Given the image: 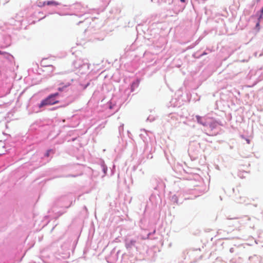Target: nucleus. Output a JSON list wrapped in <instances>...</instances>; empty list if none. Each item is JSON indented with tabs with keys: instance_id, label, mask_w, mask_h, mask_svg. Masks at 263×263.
Masks as SVG:
<instances>
[{
	"instance_id": "nucleus-7",
	"label": "nucleus",
	"mask_w": 263,
	"mask_h": 263,
	"mask_svg": "<svg viewBox=\"0 0 263 263\" xmlns=\"http://www.w3.org/2000/svg\"><path fill=\"white\" fill-rule=\"evenodd\" d=\"M7 54V53L5 52H2V51L0 50V54Z\"/></svg>"
},
{
	"instance_id": "nucleus-3",
	"label": "nucleus",
	"mask_w": 263,
	"mask_h": 263,
	"mask_svg": "<svg viewBox=\"0 0 263 263\" xmlns=\"http://www.w3.org/2000/svg\"><path fill=\"white\" fill-rule=\"evenodd\" d=\"M260 14L258 17V20L259 21H260L262 18V16H263V8L261 9L260 10Z\"/></svg>"
},
{
	"instance_id": "nucleus-4",
	"label": "nucleus",
	"mask_w": 263,
	"mask_h": 263,
	"mask_svg": "<svg viewBox=\"0 0 263 263\" xmlns=\"http://www.w3.org/2000/svg\"><path fill=\"white\" fill-rule=\"evenodd\" d=\"M196 119H197V120L198 123H201V117H200L199 116H196Z\"/></svg>"
},
{
	"instance_id": "nucleus-6",
	"label": "nucleus",
	"mask_w": 263,
	"mask_h": 263,
	"mask_svg": "<svg viewBox=\"0 0 263 263\" xmlns=\"http://www.w3.org/2000/svg\"><path fill=\"white\" fill-rule=\"evenodd\" d=\"M58 95H59L58 93H54V94L50 95V96H52V98L54 99V98L55 97L58 96Z\"/></svg>"
},
{
	"instance_id": "nucleus-1",
	"label": "nucleus",
	"mask_w": 263,
	"mask_h": 263,
	"mask_svg": "<svg viewBox=\"0 0 263 263\" xmlns=\"http://www.w3.org/2000/svg\"><path fill=\"white\" fill-rule=\"evenodd\" d=\"M58 103H59V101L55 100L54 98H52V96H49L41 102L39 105V107L41 108L45 105H53Z\"/></svg>"
},
{
	"instance_id": "nucleus-2",
	"label": "nucleus",
	"mask_w": 263,
	"mask_h": 263,
	"mask_svg": "<svg viewBox=\"0 0 263 263\" xmlns=\"http://www.w3.org/2000/svg\"><path fill=\"white\" fill-rule=\"evenodd\" d=\"M59 5V3L56 1H45L43 3V5H48V6H58Z\"/></svg>"
},
{
	"instance_id": "nucleus-5",
	"label": "nucleus",
	"mask_w": 263,
	"mask_h": 263,
	"mask_svg": "<svg viewBox=\"0 0 263 263\" xmlns=\"http://www.w3.org/2000/svg\"><path fill=\"white\" fill-rule=\"evenodd\" d=\"M52 151L51 149H49L47 151L46 154H45V156H47V157H49V154H50V153L51 152H52Z\"/></svg>"
},
{
	"instance_id": "nucleus-8",
	"label": "nucleus",
	"mask_w": 263,
	"mask_h": 263,
	"mask_svg": "<svg viewBox=\"0 0 263 263\" xmlns=\"http://www.w3.org/2000/svg\"><path fill=\"white\" fill-rule=\"evenodd\" d=\"M181 2L184 3L185 2V0H180Z\"/></svg>"
},
{
	"instance_id": "nucleus-9",
	"label": "nucleus",
	"mask_w": 263,
	"mask_h": 263,
	"mask_svg": "<svg viewBox=\"0 0 263 263\" xmlns=\"http://www.w3.org/2000/svg\"><path fill=\"white\" fill-rule=\"evenodd\" d=\"M45 60H42V63L43 64L44 63V61H45Z\"/></svg>"
}]
</instances>
